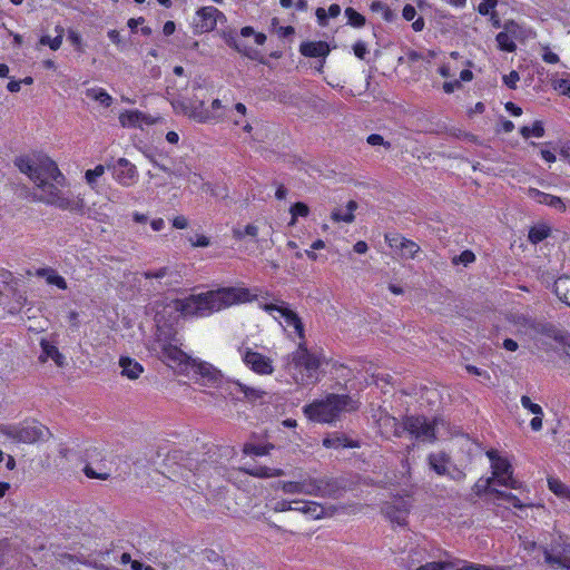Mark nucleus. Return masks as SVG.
<instances>
[{
    "label": "nucleus",
    "mask_w": 570,
    "mask_h": 570,
    "mask_svg": "<svg viewBox=\"0 0 570 570\" xmlns=\"http://www.w3.org/2000/svg\"><path fill=\"white\" fill-rule=\"evenodd\" d=\"M19 170L41 190L40 199L62 210L87 215L95 220L104 222L105 217L97 210L86 207L85 197L80 194L63 193L59 187L65 186L66 177L57 164L47 155L33 154L19 157L16 160Z\"/></svg>",
    "instance_id": "1"
},
{
    "label": "nucleus",
    "mask_w": 570,
    "mask_h": 570,
    "mask_svg": "<svg viewBox=\"0 0 570 570\" xmlns=\"http://www.w3.org/2000/svg\"><path fill=\"white\" fill-rule=\"evenodd\" d=\"M256 295L246 287H222L199 294H190L173 299L165 308L179 313L183 317H207L237 304L252 302Z\"/></svg>",
    "instance_id": "2"
},
{
    "label": "nucleus",
    "mask_w": 570,
    "mask_h": 570,
    "mask_svg": "<svg viewBox=\"0 0 570 570\" xmlns=\"http://www.w3.org/2000/svg\"><path fill=\"white\" fill-rule=\"evenodd\" d=\"M323 363L324 356L321 353L309 351L306 342H298L297 348L287 356L285 371L297 385H314L321 380L320 368Z\"/></svg>",
    "instance_id": "3"
},
{
    "label": "nucleus",
    "mask_w": 570,
    "mask_h": 570,
    "mask_svg": "<svg viewBox=\"0 0 570 570\" xmlns=\"http://www.w3.org/2000/svg\"><path fill=\"white\" fill-rule=\"evenodd\" d=\"M179 340L159 326L151 344V351L170 368L181 375H189L193 357L179 347Z\"/></svg>",
    "instance_id": "4"
},
{
    "label": "nucleus",
    "mask_w": 570,
    "mask_h": 570,
    "mask_svg": "<svg viewBox=\"0 0 570 570\" xmlns=\"http://www.w3.org/2000/svg\"><path fill=\"white\" fill-rule=\"evenodd\" d=\"M358 401L347 396L330 394L324 400L305 405L303 411L308 420L318 423H332L342 413L356 411Z\"/></svg>",
    "instance_id": "5"
},
{
    "label": "nucleus",
    "mask_w": 570,
    "mask_h": 570,
    "mask_svg": "<svg viewBox=\"0 0 570 570\" xmlns=\"http://www.w3.org/2000/svg\"><path fill=\"white\" fill-rule=\"evenodd\" d=\"M259 307L271 315L288 336L298 342H305V327L298 314L291 308L289 304L283 299H275L271 303H259Z\"/></svg>",
    "instance_id": "6"
},
{
    "label": "nucleus",
    "mask_w": 570,
    "mask_h": 570,
    "mask_svg": "<svg viewBox=\"0 0 570 570\" xmlns=\"http://www.w3.org/2000/svg\"><path fill=\"white\" fill-rule=\"evenodd\" d=\"M285 494H304L321 498H333L338 491L337 483L330 478H305L299 481H282L277 483Z\"/></svg>",
    "instance_id": "7"
},
{
    "label": "nucleus",
    "mask_w": 570,
    "mask_h": 570,
    "mask_svg": "<svg viewBox=\"0 0 570 570\" xmlns=\"http://www.w3.org/2000/svg\"><path fill=\"white\" fill-rule=\"evenodd\" d=\"M393 422L395 425V436H401L403 432H407L417 441L428 443H433L438 440L440 426L444 425V422L440 419L430 420L423 415H407L403 417L401 424H397L395 419H393Z\"/></svg>",
    "instance_id": "8"
},
{
    "label": "nucleus",
    "mask_w": 570,
    "mask_h": 570,
    "mask_svg": "<svg viewBox=\"0 0 570 570\" xmlns=\"http://www.w3.org/2000/svg\"><path fill=\"white\" fill-rule=\"evenodd\" d=\"M171 106L176 112L183 114L200 124L218 122L220 119V115L209 111L205 107L204 99H198L196 96L193 99L187 97L173 98Z\"/></svg>",
    "instance_id": "9"
},
{
    "label": "nucleus",
    "mask_w": 570,
    "mask_h": 570,
    "mask_svg": "<svg viewBox=\"0 0 570 570\" xmlns=\"http://www.w3.org/2000/svg\"><path fill=\"white\" fill-rule=\"evenodd\" d=\"M1 433L17 443H35L50 435L49 430L38 422L8 425L1 429Z\"/></svg>",
    "instance_id": "10"
},
{
    "label": "nucleus",
    "mask_w": 570,
    "mask_h": 570,
    "mask_svg": "<svg viewBox=\"0 0 570 570\" xmlns=\"http://www.w3.org/2000/svg\"><path fill=\"white\" fill-rule=\"evenodd\" d=\"M237 352L244 365L255 374L266 376L274 373V361L269 356L245 345L238 346Z\"/></svg>",
    "instance_id": "11"
},
{
    "label": "nucleus",
    "mask_w": 570,
    "mask_h": 570,
    "mask_svg": "<svg viewBox=\"0 0 570 570\" xmlns=\"http://www.w3.org/2000/svg\"><path fill=\"white\" fill-rule=\"evenodd\" d=\"M487 456L491 461L492 480L500 485L517 489L518 482L512 478V466L510 462L498 454L495 450H489Z\"/></svg>",
    "instance_id": "12"
},
{
    "label": "nucleus",
    "mask_w": 570,
    "mask_h": 570,
    "mask_svg": "<svg viewBox=\"0 0 570 570\" xmlns=\"http://www.w3.org/2000/svg\"><path fill=\"white\" fill-rule=\"evenodd\" d=\"M112 173V178L122 187H131L138 183L139 173L137 167L127 158H118L107 167Z\"/></svg>",
    "instance_id": "13"
},
{
    "label": "nucleus",
    "mask_w": 570,
    "mask_h": 570,
    "mask_svg": "<svg viewBox=\"0 0 570 570\" xmlns=\"http://www.w3.org/2000/svg\"><path fill=\"white\" fill-rule=\"evenodd\" d=\"M544 556V561L554 569L570 567V546L566 544L561 537L559 542H556L550 548L541 547Z\"/></svg>",
    "instance_id": "14"
},
{
    "label": "nucleus",
    "mask_w": 570,
    "mask_h": 570,
    "mask_svg": "<svg viewBox=\"0 0 570 570\" xmlns=\"http://www.w3.org/2000/svg\"><path fill=\"white\" fill-rule=\"evenodd\" d=\"M385 242L401 258L413 259L420 252V246L397 233L385 234Z\"/></svg>",
    "instance_id": "15"
},
{
    "label": "nucleus",
    "mask_w": 570,
    "mask_h": 570,
    "mask_svg": "<svg viewBox=\"0 0 570 570\" xmlns=\"http://www.w3.org/2000/svg\"><path fill=\"white\" fill-rule=\"evenodd\" d=\"M410 502L404 498H396L392 502H386L383 507L384 515L397 525H405L410 512Z\"/></svg>",
    "instance_id": "16"
},
{
    "label": "nucleus",
    "mask_w": 570,
    "mask_h": 570,
    "mask_svg": "<svg viewBox=\"0 0 570 570\" xmlns=\"http://www.w3.org/2000/svg\"><path fill=\"white\" fill-rule=\"evenodd\" d=\"M219 18H225L223 12H220L215 7H203L196 12L195 18V28L197 32H209L214 30L217 26V20Z\"/></svg>",
    "instance_id": "17"
},
{
    "label": "nucleus",
    "mask_w": 570,
    "mask_h": 570,
    "mask_svg": "<svg viewBox=\"0 0 570 570\" xmlns=\"http://www.w3.org/2000/svg\"><path fill=\"white\" fill-rule=\"evenodd\" d=\"M187 376L196 380L202 379L204 383H214L220 377V373L212 364L193 358Z\"/></svg>",
    "instance_id": "18"
},
{
    "label": "nucleus",
    "mask_w": 570,
    "mask_h": 570,
    "mask_svg": "<svg viewBox=\"0 0 570 570\" xmlns=\"http://www.w3.org/2000/svg\"><path fill=\"white\" fill-rule=\"evenodd\" d=\"M158 118L147 115L140 110H125L119 115V122L125 128H141L144 125H154Z\"/></svg>",
    "instance_id": "19"
},
{
    "label": "nucleus",
    "mask_w": 570,
    "mask_h": 570,
    "mask_svg": "<svg viewBox=\"0 0 570 570\" xmlns=\"http://www.w3.org/2000/svg\"><path fill=\"white\" fill-rule=\"evenodd\" d=\"M527 195L538 204L549 206L558 212L566 210V204L559 196L543 193L537 188H528Z\"/></svg>",
    "instance_id": "20"
},
{
    "label": "nucleus",
    "mask_w": 570,
    "mask_h": 570,
    "mask_svg": "<svg viewBox=\"0 0 570 570\" xmlns=\"http://www.w3.org/2000/svg\"><path fill=\"white\" fill-rule=\"evenodd\" d=\"M428 463L431 470H433L440 476H450L453 469L450 456L444 452L431 453L428 456Z\"/></svg>",
    "instance_id": "21"
},
{
    "label": "nucleus",
    "mask_w": 570,
    "mask_h": 570,
    "mask_svg": "<svg viewBox=\"0 0 570 570\" xmlns=\"http://www.w3.org/2000/svg\"><path fill=\"white\" fill-rule=\"evenodd\" d=\"M530 338L544 343L546 341H561L562 335L553 324L538 321Z\"/></svg>",
    "instance_id": "22"
},
{
    "label": "nucleus",
    "mask_w": 570,
    "mask_h": 570,
    "mask_svg": "<svg viewBox=\"0 0 570 570\" xmlns=\"http://www.w3.org/2000/svg\"><path fill=\"white\" fill-rule=\"evenodd\" d=\"M295 508L294 511H298L311 519L318 520L324 517L331 515L332 513H327L326 509L317 502L314 501H298L294 500Z\"/></svg>",
    "instance_id": "23"
},
{
    "label": "nucleus",
    "mask_w": 570,
    "mask_h": 570,
    "mask_svg": "<svg viewBox=\"0 0 570 570\" xmlns=\"http://www.w3.org/2000/svg\"><path fill=\"white\" fill-rule=\"evenodd\" d=\"M40 347H41V354L39 356L40 362L45 363L50 358L59 367H62L65 365L66 358L59 352L58 347L53 343L47 341L46 338H42L40 341Z\"/></svg>",
    "instance_id": "24"
},
{
    "label": "nucleus",
    "mask_w": 570,
    "mask_h": 570,
    "mask_svg": "<svg viewBox=\"0 0 570 570\" xmlns=\"http://www.w3.org/2000/svg\"><path fill=\"white\" fill-rule=\"evenodd\" d=\"M509 321L514 326L517 333L525 335L528 337L531 336L533 328L538 322L522 313L512 314L509 317Z\"/></svg>",
    "instance_id": "25"
},
{
    "label": "nucleus",
    "mask_w": 570,
    "mask_h": 570,
    "mask_svg": "<svg viewBox=\"0 0 570 570\" xmlns=\"http://www.w3.org/2000/svg\"><path fill=\"white\" fill-rule=\"evenodd\" d=\"M520 402H521V405L525 410H528L531 414L534 415L530 422L531 429L535 432L540 431L543 425L542 424L543 410H542L541 405L533 403L532 400L527 395H522Z\"/></svg>",
    "instance_id": "26"
},
{
    "label": "nucleus",
    "mask_w": 570,
    "mask_h": 570,
    "mask_svg": "<svg viewBox=\"0 0 570 570\" xmlns=\"http://www.w3.org/2000/svg\"><path fill=\"white\" fill-rule=\"evenodd\" d=\"M35 275L37 277L43 278L48 285L56 286L59 289L65 291L68 288L66 279L61 275H59V273L56 269L51 267L38 268Z\"/></svg>",
    "instance_id": "27"
},
{
    "label": "nucleus",
    "mask_w": 570,
    "mask_h": 570,
    "mask_svg": "<svg viewBox=\"0 0 570 570\" xmlns=\"http://www.w3.org/2000/svg\"><path fill=\"white\" fill-rule=\"evenodd\" d=\"M119 366L121 367V375L128 380H137L144 372L142 365L129 356H121Z\"/></svg>",
    "instance_id": "28"
},
{
    "label": "nucleus",
    "mask_w": 570,
    "mask_h": 570,
    "mask_svg": "<svg viewBox=\"0 0 570 570\" xmlns=\"http://www.w3.org/2000/svg\"><path fill=\"white\" fill-rule=\"evenodd\" d=\"M299 51L305 57H326L330 53V47L324 41H307L299 46Z\"/></svg>",
    "instance_id": "29"
},
{
    "label": "nucleus",
    "mask_w": 570,
    "mask_h": 570,
    "mask_svg": "<svg viewBox=\"0 0 570 570\" xmlns=\"http://www.w3.org/2000/svg\"><path fill=\"white\" fill-rule=\"evenodd\" d=\"M243 471L252 476L261 478V479H269L283 476L285 474L283 469L269 468V466H255V468H244Z\"/></svg>",
    "instance_id": "30"
},
{
    "label": "nucleus",
    "mask_w": 570,
    "mask_h": 570,
    "mask_svg": "<svg viewBox=\"0 0 570 570\" xmlns=\"http://www.w3.org/2000/svg\"><path fill=\"white\" fill-rule=\"evenodd\" d=\"M357 205L354 200H350L345 208H336L332 212V219L334 222L352 223L355 218L354 212Z\"/></svg>",
    "instance_id": "31"
},
{
    "label": "nucleus",
    "mask_w": 570,
    "mask_h": 570,
    "mask_svg": "<svg viewBox=\"0 0 570 570\" xmlns=\"http://www.w3.org/2000/svg\"><path fill=\"white\" fill-rule=\"evenodd\" d=\"M259 233V226L256 223H250L245 226H235L232 229V236L235 240H243L245 237L256 239Z\"/></svg>",
    "instance_id": "32"
},
{
    "label": "nucleus",
    "mask_w": 570,
    "mask_h": 570,
    "mask_svg": "<svg viewBox=\"0 0 570 570\" xmlns=\"http://www.w3.org/2000/svg\"><path fill=\"white\" fill-rule=\"evenodd\" d=\"M554 293L560 301L570 306V277H559L554 282Z\"/></svg>",
    "instance_id": "33"
},
{
    "label": "nucleus",
    "mask_w": 570,
    "mask_h": 570,
    "mask_svg": "<svg viewBox=\"0 0 570 570\" xmlns=\"http://www.w3.org/2000/svg\"><path fill=\"white\" fill-rule=\"evenodd\" d=\"M548 488L558 498L570 502V485L563 483L557 478H549Z\"/></svg>",
    "instance_id": "34"
},
{
    "label": "nucleus",
    "mask_w": 570,
    "mask_h": 570,
    "mask_svg": "<svg viewBox=\"0 0 570 570\" xmlns=\"http://www.w3.org/2000/svg\"><path fill=\"white\" fill-rule=\"evenodd\" d=\"M86 96L97 102H99L104 107H109L112 104V97L100 87H92L86 90Z\"/></svg>",
    "instance_id": "35"
},
{
    "label": "nucleus",
    "mask_w": 570,
    "mask_h": 570,
    "mask_svg": "<svg viewBox=\"0 0 570 570\" xmlns=\"http://www.w3.org/2000/svg\"><path fill=\"white\" fill-rule=\"evenodd\" d=\"M323 445L327 449H338V448H354L355 443L350 442L347 438L343 434H333L323 440Z\"/></svg>",
    "instance_id": "36"
},
{
    "label": "nucleus",
    "mask_w": 570,
    "mask_h": 570,
    "mask_svg": "<svg viewBox=\"0 0 570 570\" xmlns=\"http://www.w3.org/2000/svg\"><path fill=\"white\" fill-rule=\"evenodd\" d=\"M106 167L104 165H97L94 169H88L85 173V181L95 191H98V179L104 176Z\"/></svg>",
    "instance_id": "37"
},
{
    "label": "nucleus",
    "mask_w": 570,
    "mask_h": 570,
    "mask_svg": "<svg viewBox=\"0 0 570 570\" xmlns=\"http://www.w3.org/2000/svg\"><path fill=\"white\" fill-rule=\"evenodd\" d=\"M57 36L55 38H51L49 36H42L40 38V45L48 46L51 50H58L62 45V38H63V28L60 26L56 27Z\"/></svg>",
    "instance_id": "38"
},
{
    "label": "nucleus",
    "mask_w": 570,
    "mask_h": 570,
    "mask_svg": "<svg viewBox=\"0 0 570 570\" xmlns=\"http://www.w3.org/2000/svg\"><path fill=\"white\" fill-rule=\"evenodd\" d=\"M497 42L500 50L513 52L517 49L514 39L508 31L499 32L497 36Z\"/></svg>",
    "instance_id": "39"
},
{
    "label": "nucleus",
    "mask_w": 570,
    "mask_h": 570,
    "mask_svg": "<svg viewBox=\"0 0 570 570\" xmlns=\"http://www.w3.org/2000/svg\"><path fill=\"white\" fill-rule=\"evenodd\" d=\"M520 134L523 138L528 139L530 137L541 138L544 135V128L541 121L533 122L532 126H523L520 129Z\"/></svg>",
    "instance_id": "40"
},
{
    "label": "nucleus",
    "mask_w": 570,
    "mask_h": 570,
    "mask_svg": "<svg viewBox=\"0 0 570 570\" xmlns=\"http://www.w3.org/2000/svg\"><path fill=\"white\" fill-rule=\"evenodd\" d=\"M550 235V228L546 225L534 226L529 232V240L532 244H538Z\"/></svg>",
    "instance_id": "41"
},
{
    "label": "nucleus",
    "mask_w": 570,
    "mask_h": 570,
    "mask_svg": "<svg viewBox=\"0 0 570 570\" xmlns=\"http://www.w3.org/2000/svg\"><path fill=\"white\" fill-rule=\"evenodd\" d=\"M289 213L292 216L289 225L293 226L296 224V220L298 217H307L308 216L309 208L305 203L297 202L289 208Z\"/></svg>",
    "instance_id": "42"
},
{
    "label": "nucleus",
    "mask_w": 570,
    "mask_h": 570,
    "mask_svg": "<svg viewBox=\"0 0 570 570\" xmlns=\"http://www.w3.org/2000/svg\"><path fill=\"white\" fill-rule=\"evenodd\" d=\"M235 387L237 391L242 392L244 394V396L249 401H255L257 399H261L264 394V392L262 390L247 386L239 382H235Z\"/></svg>",
    "instance_id": "43"
},
{
    "label": "nucleus",
    "mask_w": 570,
    "mask_h": 570,
    "mask_svg": "<svg viewBox=\"0 0 570 570\" xmlns=\"http://www.w3.org/2000/svg\"><path fill=\"white\" fill-rule=\"evenodd\" d=\"M247 115V108L244 104L237 102L234 106V112L229 115V119L234 126L243 125L245 117Z\"/></svg>",
    "instance_id": "44"
},
{
    "label": "nucleus",
    "mask_w": 570,
    "mask_h": 570,
    "mask_svg": "<svg viewBox=\"0 0 570 570\" xmlns=\"http://www.w3.org/2000/svg\"><path fill=\"white\" fill-rule=\"evenodd\" d=\"M274 446L271 445V444H265V445H256V444H252V443H248L244 446V452L248 455H256V456H263V455H267L269 454V451L273 449Z\"/></svg>",
    "instance_id": "45"
},
{
    "label": "nucleus",
    "mask_w": 570,
    "mask_h": 570,
    "mask_svg": "<svg viewBox=\"0 0 570 570\" xmlns=\"http://www.w3.org/2000/svg\"><path fill=\"white\" fill-rule=\"evenodd\" d=\"M345 16L347 18L348 24L352 27L361 28L365 24V18L353 8H346Z\"/></svg>",
    "instance_id": "46"
},
{
    "label": "nucleus",
    "mask_w": 570,
    "mask_h": 570,
    "mask_svg": "<svg viewBox=\"0 0 570 570\" xmlns=\"http://www.w3.org/2000/svg\"><path fill=\"white\" fill-rule=\"evenodd\" d=\"M373 12L381 13L386 21H391L393 19V12L391 9L383 3L382 1H373L370 6Z\"/></svg>",
    "instance_id": "47"
},
{
    "label": "nucleus",
    "mask_w": 570,
    "mask_h": 570,
    "mask_svg": "<svg viewBox=\"0 0 570 570\" xmlns=\"http://www.w3.org/2000/svg\"><path fill=\"white\" fill-rule=\"evenodd\" d=\"M551 83L554 90L570 97V78H553Z\"/></svg>",
    "instance_id": "48"
},
{
    "label": "nucleus",
    "mask_w": 570,
    "mask_h": 570,
    "mask_svg": "<svg viewBox=\"0 0 570 570\" xmlns=\"http://www.w3.org/2000/svg\"><path fill=\"white\" fill-rule=\"evenodd\" d=\"M159 168L167 174H174L178 177H184V178H187L193 174L191 169L187 165H181V164L175 165V168L171 171L169 170V168H167L165 166H160Z\"/></svg>",
    "instance_id": "49"
},
{
    "label": "nucleus",
    "mask_w": 570,
    "mask_h": 570,
    "mask_svg": "<svg viewBox=\"0 0 570 570\" xmlns=\"http://www.w3.org/2000/svg\"><path fill=\"white\" fill-rule=\"evenodd\" d=\"M492 482H493L492 478L480 479L475 483V492L478 494L485 493L488 491L495 493L497 490L491 488Z\"/></svg>",
    "instance_id": "50"
},
{
    "label": "nucleus",
    "mask_w": 570,
    "mask_h": 570,
    "mask_svg": "<svg viewBox=\"0 0 570 570\" xmlns=\"http://www.w3.org/2000/svg\"><path fill=\"white\" fill-rule=\"evenodd\" d=\"M456 570H508V569L505 567H501V566L488 567V566H483V564L465 562L461 568H459Z\"/></svg>",
    "instance_id": "51"
},
{
    "label": "nucleus",
    "mask_w": 570,
    "mask_h": 570,
    "mask_svg": "<svg viewBox=\"0 0 570 570\" xmlns=\"http://www.w3.org/2000/svg\"><path fill=\"white\" fill-rule=\"evenodd\" d=\"M495 493L498 494V498L507 501L508 503H510L514 508H522L523 507L521 501L514 494H512V493L500 492V491H495Z\"/></svg>",
    "instance_id": "52"
},
{
    "label": "nucleus",
    "mask_w": 570,
    "mask_h": 570,
    "mask_svg": "<svg viewBox=\"0 0 570 570\" xmlns=\"http://www.w3.org/2000/svg\"><path fill=\"white\" fill-rule=\"evenodd\" d=\"M188 242L193 247H208L210 245L209 237L203 234L196 235L195 237H189Z\"/></svg>",
    "instance_id": "53"
},
{
    "label": "nucleus",
    "mask_w": 570,
    "mask_h": 570,
    "mask_svg": "<svg viewBox=\"0 0 570 570\" xmlns=\"http://www.w3.org/2000/svg\"><path fill=\"white\" fill-rule=\"evenodd\" d=\"M497 3V0H482L478 6V11L480 14L487 16L495 8Z\"/></svg>",
    "instance_id": "54"
},
{
    "label": "nucleus",
    "mask_w": 570,
    "mask_h": 570,
    "mask_svg": "<svg viewBox=\"0 0 570 570\" xmlns=\"http://www.w3.org/2000/svg\"><path fill=\"white\" fill-rule=\"evenodd\" d=\"M367 144L371 146H384L385 148L390 149L391 144L389 141H385L383 136L379 134H372L366 139Z\"/></svg>",
    "instance_id": "55"
},
{
    "label": "nucleus",
    "mask_w": 570,
    "mask_h": 570,
    "mask_svg": "<svg viewBox=\"0 0 570 570\" xmlns=\"http://www.w3.org/2000/svg\"><path fill=\"white\" fill-rule=\"evenodd\" d=\"M295 508L294 501H287V500H281L275 503L273 507V510L275 512H285V511H292Z\"/></svg>",
    "instance_id": "56"
},
{
    "label": "nucleus",
    "mask_w": 570,
    "mask_h": 570,
    "mask_svg": "<svg viewBox=\"0 0 570 570\" xmlns=\"http://www.w3.org/2000/svg\"><path fill=\"white\" fill-rule=\"evenodd\" d=\"M83 472L85 474L88 476V478H91V479H100V480H106L108 479L109 474L107 472H98L97 470H95L92 466L90 465H86L85 469H83Z\"/></svg>",
    "instance_id": "57"
},
{
    "label": "nucleus",
    "mask_w": 570,
    "mask_h": 570,
    "mask_svg": "<svg viewBox=\"0 0 570 570\" xmlns=\"http://www.w3.org/2000/svg\"><path fill=\"white\" fill-rule=\"evenodd\" d=\"M542 59L547 63H557L559 62V56L550 50L548 46L542 47Z\"/></svg>",
    "instance_id": "58"
},
{
    "label": "nucleus",
    "mask_w": 570,
    "mask_h": 570,
    "mask_svg": "<svg viewBox=\"0 0 570 570\" xmlns=\"http://www.w3.org/2000/svg\"><path fill=\"white\" fill-rule=\"evenodd\" d=\"M171 225L176 229H185L189 226V220L184 215H178L171 219Z\"/></svg>",
    "instance_id": "59"
},
{
    "label": "nucleus",
    "mask_w": 570,
    "mask_h": 570,
    "mask_svg": "<svg viewBox=\"0 0 570 570\" xmlns=\"http://www.w3.org/2000/svg\"><path fill=\"white\" fill-rule=\"evenodd\" d=\"M520 80V76L517 71H511L509 75H505L503 77V82L504 85H507L509 88L511 89H514L515 86H517V82Z\"/></svg>",
    "instance_id": "60"
},
{
    "label": "nucleus",
    "mask_w": 570,
    "mask_h": 570,
    "mask_svg": "<svg viewBox=\"0 0 570 570\" xmlns=\"http://www.w3.org/2000/svg\"><path fill=\"white\" fill-rule=\"evenodd\" d=\"M169 274L168 267H161L155 272L148 271L144 273L145 278H164Z\"/></svg>",
    "instance_id": "61"
},
{
    "label": "nucleus",
    "mask_w": 570,
    "mask_h": 570,
    "mask_svg": "<svg viewBox=\"0 0 570 570\" xmlns=\"http://www.w3.org/2000/svg\"><path fill=\"white\" fill-rule=\"evenodd\" d=\"M353 51H354V55L360 58V59H364L366 53H367V47L365 45V42L363 41H357L354 43L353 46Z\"/></svg>",
    "instance_id": "62"
},
{
    "label": "nucleus",
    "mask_w": 570,
    "mask_h": 570,
    "mask_svg": "<svg viewBox=\"0 0 570 570\" xmlns=\"http://www.w3.org/2000/svg\"><path fill=\"white\" fill-rule=\"evenodd\" d=\"M402 16L406 21H412L416 16V9L412 4H405L402 10Z\"/></svg>",
    "instance_id": "63"
},
{
    "label": "nucleus",
    "mask_w": 570,
    "mask_h": 570,
    "mask_svg": "<svg viewBox=\"0 0 570 570\" xmlns=\"http://www.w3.org/2000/svg\"><path fill=\"white\" fill-rule=\"evenodd\" d=\"M448 567L449 563L445 562H430L420 567L417 570H445Z\"/></svg>",
    "instance_id": "64"
}]
</instances>
